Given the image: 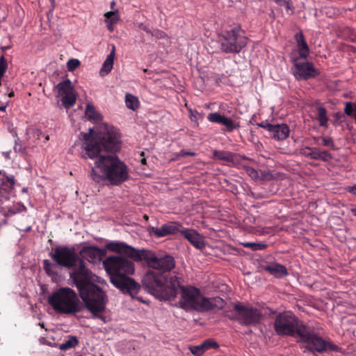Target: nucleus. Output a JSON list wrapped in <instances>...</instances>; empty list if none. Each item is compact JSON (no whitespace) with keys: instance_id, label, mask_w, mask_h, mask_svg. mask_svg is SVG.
<instances>
[{"instance_id":"nucleus-24","label":"nucleus","mask_w":356,"mask_h":356,"mask_svg":"<svg viewBox=\"0 0 356 356\" xmlns=\"http://www.w3.org/2000/svg\"><path fill=\"white\" fill-rule=\"evenodd\" d=\"M264 270L277 278H281L289 274L287 268L277 262H273L266 265L264 267Z\"/></svg>"},{"instance_id":"nucleus-54","label":"nucleus","mask_w":356,"mask_h":356,"mask_svg":"<svg viewBox=\"0 0 356 356\" xmlns=\"http://www.w3.org/2000/svg\"><path fill=\"white\" fill-rule=\"evenodd\" d=\"M140 155H141V156H143V155H144V152H141Z\"/></svg>"},{"instance_id":"nucleus-2","label":"nucleus","mask_w":356,"mask_h":356,"mask_svg":"<svg viewBox=\"0 0 356 356\" xmlns=\"http://www.w3.org/2000/svg\"><path fill=\"white\" fill-rule=\"evenodd\" d=\"M110 252L128 257L135 261H145L149 268L143 278V284L158 299L170 300L178 294L179 281L177 276L168 273L175 268L172 256L157 257L147 250H138L124 242L111 241L106 244Z\"/></svg>"},{"instance_id":"nucleus-50","label":"nucleus","mask_w":356,"mask_h":356,"mask_svg":"<svg viewBox=\"0 0 356 356\" xmlns=\"http://www.w3.org/2000/svg\"><path fill=\"white\" fill-rule=\"evenodd\" d=\"M115 6V1H112L111 3V8H113Z\"/></svg>"},{"instance_id":"nucleus-9","label":"nucleus","mask_w":356,"mask_h":356,"mask_svg":"<svg viewBox=\"0 0 356 356\" xmlns=\"http://www.w3.org/2000/svg\"><path fill=\"white\" fill-rule=\"evenodd\" d=\"M307 326V325L289 312L279 314L274 321L275 331L281 336L299 337L300 331Z\"/></svg>"},{"instance_id":"nucleus-43","label":"nucleus","mask_w":356,"mask_h":356,"mask_svg":"<svg viewBox=\"0 0 356 356\" xmlns=\"http://www.w3.org/2000/svg\"><path fill=\"white\" fill-rule=\"evenodd\" d=\"M346 191L353 195H356V184L355 186H348L346 188Z\"/></svg>"},{"instance_id":"nucleus-3","label":"nucleus","mask_w":356,"mask_h":356,"mask_svg":"<svg viewBox=\"0 0 356 356\" xmlns=\"http://www.w3.org/2000/svg\"><path fill=\"white\" fill-rule=\"evenodd\" d=\"M91 272L86 266H81L76 271L70 273V277L76 286L79 297L93 316L101 317L104 312L107 297L104 291L90 282Z\"/></svg>"},{"instance_id":"nucleus-17","label":"nucleus","mask_w":356,"mask_h":356,"mask_svg":"<svg viewBox=\"0 0 356 356\" xmlns=\"http://www.w3.org/2000/svg\"><path fill=\"white\" fill-rule=\"evenodd\" d=\"M182 225L179 222H168L161 227L151 228V233L158 238L181 233Z\"/></svg>"},{"instance_id":"nucleus-28","label":"nucleus","mask_w":356,"mask_h":356,"mask_svg":"<svg viewBox=\"0 0 356 356\" xmlns=\"http://www.w3.org/2000/svg\"><path fill=\"white\" fill-rule=\"evenodd\" d=\"M86 116L90 120H93L95 122H99L102 120L101 114L96 111L93 105L90 104H88L86 106Z\"/></svg>"},{"instance_id":"nucleus-49","label":"nucleus","mask_w":356,"mask_h":356,"mask_svg":"<svg viewBox=\"0 0 356 356\" xmlns=\"http://www.w3.org/2000/svg\"><path fill=\"white\" fill-rule=\"evenodd\" d=\"M14 96V92L11 91L8 93V97H12Z\"/></svg>"},{"instance_id":"nucleus-15","label":"nucleus","mask_w":356,"mask_h":356,"mask_svg":"<svg viewBox=\"0 0 356 356\" xmlns=\"http://www.w3.org/2000/svg\"><path fill=\"white\" fill-rule=\"evenodd\" d=\"M212 153L213 159L225 161L233 166L241 165L243 161L249 160L245 155H241L232 152H225V150H213Z\"/></svg>"},{"instance_id":"nucleus-34","label":"nucleus","mask_w":356,"mask_h":356,"mask_svg":"<svg viewBox=\"0 0 356 356\" xmlns=\"http://www.w3.org/2000/svg\"><path fill=\"white\" fill-rule=\"evenodd\" d=\"M344 113L349 117L356 115V104L353 102H346L344 107Z\"/></svg>"},{"instance_id":"nucleus-16","label":"nucleus","mask_w":356,"mask_h":356,"mask_svg":"<svg viewBox=\"0 0 356 356\" xmlns=\"http://www.w3.org/2000/svg\"><path fill=\"white\" fill-rule=\"evenodd\" d=\"M300 153L302 156L313 160H320L323 162H328L332 159V156L330 152L325 149H321L319 147H305L300 149Z\"/></svg>"},{"instance_id":"nucleus-5","label":"nucleus","mask_w":356,"mask_h":356,"mask_svg":"<svg viewBox=\"0 0 356 356\" xmlns=\"http://www.w3.org/2000/svg\"><path fill=\"white\" fill-rule=\"evenodd\" d=\"M180 290L181 298L179 307L185 311H196L197 312H209L220 309L225 305L223 299L219 297L207 298L204 296L200 289L195 286H182L179 283L178 291Z\"/></svg>"},{"instance_id":"nucleus-44","label":"nucleus","mask_w":356,"mask_h":356,"mask_svg":"<svg viewBox=\"0 0 356 356\" xmlns=\"http://www.w3.org/2000/svg\"><path fill=\"white\" fill-rule=\"evenodd\" d=\"M189 113H190V118L191 119H192V120L197 119V115H198V112L197 111H193V110L190 109Z\"/></svg>"},{"instance_id":"nucleus-38","label":"nucleus","mask_w":356,"mask_h":356,"mask_svg":"<svg viewBox=\"0 0 356 356\" xmlns=\"http://www.w3.org/2000/svg\"><path fill=\"white\" fill-rule=\"evenodd\" d=\"M80 65V61L77 59L72 58L67 61V66L70 72L74 71Z\"/></svg>"},{"instance_id":"nucleus-27","label":"nucleus","mask_w":356,"mask_h":356,"mask_svg":"<svg viewBox=\"0 0 356 356\" xmlns=\"http://www.w3.org/2000/svg\"><path fill=\"white\" fill-rule=\"evenodd\" d=\"M312 139L315 143H318V141L321 140V145L325 147H328L331 150H336L334 140L330 136H313Z\"/></svg>"},{"instance_id":"nucleus-37","label":"nucleus","mask_w":356,"mask_h":356,"mask_svg":"<svg viewBox=\"0 0 356 356\" xmlns=\"http://www.w3.org/2000/svg\"><path fill=\"white\" fill-rule=\"evenodd\" d=\"M54 266V264H52L48 259H44L43 261V268L46 273L49 275H52L55 274V272L52 270V267Z\"/></svg>"},{"instance_id":"nucleus-47","label":"nucleus","mask_w":356,"mask_h":356,"mask_svg":"<svg viewBox=\"0 0 356 356\" xmlns=\"http://www.w3.org/2000/svg\"><path fill=\"white\" fill-rule=\"evenodd\" d=\"M351 212L355 216H356V208L352 209Z\"/></svg>"},{"instance_id":"nucleus-53","label":"nucleus","mask_w":356,"mask_h":356,"mask_svg":"<svg viewBox=\"0 0 356 356\" xmlns=\"http://www.w3.org/2000/svg\"><path fill=\"white\" fill-rule=\"evenodd\" d=\"M40 325L42 327H44V324H43V323H40Z\"/></svg>"},{"instance_id":"nucleus-39","label":"nucleus","mask_w":356,"mask_h":356,"mask_svg":"<svg viewBox=\"0 0 356 356\" xmlns=\"http://www.w3.org/2000/svg\"><path fill=\"white\" fill-rule=\"evenodd\" d=\"M247 174L252 179H257L259 178V173L257 170H254L250 166H244Z\"/></svg>"},{"instance_id":"nucleus-31","label":"nucleus","mask_w":356,"mask_h":356,"mask_svg":"<svg viewBox=\"0 0 356 356\" xmlns=\"http://www.w3.org/2000/svg\"><path fill=\"white\" fill-rule=\"evenodd\" d=\"M125 104L128 108L135 111L138 107V100L134 95L127 93L125 95Z\"/></svg>"},{"instance_id":"nucleus-14","label":"nucleus","mask_w":356,"mask_h":356,"mask_svg":"<svg viewBox=\"0 0 356 356\" xmlns=\"http://www.w3.org/2000/svg\"><path fill=\"white\" fill-rule=\"evenodd\" d=\"M207 120L223 125L222 131L232 133L234 130L240 127V122L227 118L218 112L210 113L207 115Z\"/></svg>"},{"instance_id":"nucleus-11","label":"nucleus","mask_w":356,"mask_h":356,"mask_svg":"<svg viewBox=\"0 0 356 356\" xmlns=\"http://www.w3.org/2000/svg\"><path fill=\"white\" fill-rule=\"evenodd\" d=\"M229 318L244 326L255 325L260 322L261 313L256 307L237 302L234 304L232 315Z\"/></svg>"},{"instance_id":"nucleus-45","label":"nucleus","mask_w":356,"mask_h":356,"mask_svg":"<svg viewBox=\"0 0 356 356\" xmlns=\"http://www.w3.org/2000/svg\"><path fill=\"white\" fill-rule=\"evenodd\" d=\"M108 31H113L115 29V24H106Z\"/></svg>"},{"instance_id":"nucleus-36","label":"nucleus","mask_w":356,"mask_h":356,"mask_svg":"<svg viewBox=\"0 0 356 356\" xmlns=\"http://www.w3.org/2000/svg\"><path fill=\"white\" fill-rule=\"evenodd\" d=\"M195 155L196 152H189V150H181L174 154L172 160L179 161L181 158L186 156H195Z\"/></svg>"},{"instance_id":"nucleus-21","label":"nucleus","mask_w":356,"mask_h":356,"mask_svg":"<svg viewBox=\"0 0 356 356\" xmlns=\"http://www.w3.org/2000/svg\"><path fill=\"white\" fill-rule=\"evenodd\" d=\"M295 40L297 44L299 58L307 59L309 54V48L302 31H300L295 35Z\"/></svg>"},{"instance_id":"nucleus-52","label":"nucleus","mask_w":356,"mask_h":356,"mask_svg":"<svg viewBox=\"0 0 356 356\" xmlns=\"http://www.w3.org/2000/svg\"><path fill=\"white\" fill-rule=\"evenodd\" d=\"M3 76V73H1V72H0V81H1V77H2Z\"/></svg>"},{"instance_id":"nucleus-6","label":"nucleus","mask_w":356,"mask_h":356,"mask_svg":"<svg viewBox=\"0 0 356 356\" xmlns=\"http://www.w3.org/2000/svg\"><path fill=\"white\" fill-rule=\"evenodd\" d=\"M48 302L60 314L75 315L81 309L76 292L70 287H60L51 294Z\"/></svg>"},{"instance_id":"nucleus-55","label":"nucleus","mask_w":356,"mask_h":356,"mask_svg":"<svg viewBox=\"0 0 356 356\" xmlns=\"http://www.w3.org/2000/svg\"><path fill=\"white\" fill-rule=\"evenodd\" d=\"M145 219H148L147 216L145 215Z\"/></svg>"},{"instance_id":"nucleus-29","label":"nucleus","mask_w":356,"mask_h":356,"mask_svg":"<svg viewBox=\"0 0 356 356\" xmlns=\"http://www.w3.org/2000/svg\"><path fill=\"white\" fill-rule=\"evenodd\" d=\"M317 120L321 127H327L328 118L327 116V110L323 106H317Z\"/></svg>"},{"instance_id":"nucleus-22","label":"nucleus","mask_w":356,"mask_h":356,"mask_svg":"<svg viewBox=\"0 0 356 356\" xmlns=\"http://www.w3.org/2000/svg\"><path fill=\"white\" fill-rule=\"evenodd\" d=\"M218 347V343L213 339H209L204 340L200 345L189 347V350L195 356H202L206 350Z\"/></svg>"},{"instance_id":"nucleus-46","label":"nucleus","mask_w":356,"mask_h":356,"mask_svg":"<svg viewBox=\"0 0 356 356\" xmlns=\"http://www.w3.org/2000/svg\"><path fill=\"white\" fill-rule=\"evenodd\" d=\"M140 163L141 164L143 165H145L147 163V161L145 160V158H143L141 160H140Z\"/></svg>"},{"instance_id":"nucleus-51","label":"nucleus","mask_w":356,"mask_h":356,"mask_svg":"<svg viewBox=\"0 0 356 356\" xmlns=\"http://www.w3.org/2000/svg\"><path fill=\"white\" fill-rule=\"evenodd\" d=\"M5 110H6V106H0V111H5Z\"/></svg>"},{"instance_id":"nucleus-1","label":"nucleus","mask_w":356,"mask_h":356,"mask_svg":"<svg viewBox=\"0 0 356 356\" xmlns=\"http://www.w3.org/2000/svg\"><path fill=\"white\" fill-rule=\"evenodd\" d=\"M85 150L83 157L96 159L90 177L96 183L107 181L111 185L119 186L127 181V166L117 156L102 155L101 152H116L120 148L119 134L113 127L104 124L95 132L92 128L88 133H81Z\"/></svg>"},{"instance_id":"nucleus-42","label":"nucleus","mask_w":356,"mask_h":356,"mask_svg":"<svg viewBox=\"0 0 356 356\" xmlns=\"http://www.w3.org/2000/svg\"><path fill=\"white\" fill-rule=\"evenodd\" d=\"M13 149L15 152H22L24 150L21 141L18 138L15 140V145Z\"/></svg>"},{"instance_id":"nucleus-33","label":"nucleus","mask_w":356,"mask_h":356,"mask_svg":"<svg viewBox=\"0 0 356 356\" xmlns=\"http://www.w3.org/2000/svg\"><path fill=\"white\" fill-rule=\"evenodd\" d=\"M104 16L106 17L105 22H116L120 21V15L118 9L113 11L106 12Z\"/></svg>"},{"instance_id":"nucleus-10","label":"nucleus","mask_w":356,"mask_h":356,"mask_svg":"<svg viewBox=\"0 0 356 356\" xmlns=\"http://www.w3.org/2000/svg\"><path fill=\"white\" fill-rule=\"evenodd\" d=\"M50 257L60 267L74 269L73 272H76L82 265L86 266L84 261L77 255L74 247L56 246L50 252Z\"/></svg>"},{"instance_id":"nucleus-18","label":"nucleus","mask_w":356,"mask_h":356,"mask_svg":"<svg viewBox=\"0 0 356 356\" xmlns=\"http://www.w3.org/2000/svg\"><path fill=\"white\" fill-rule=\"evenodd\" d=\"M181 236L198 250H202L204 246V237L195 229L183 228Z\"/></svg>"},{"instance_id":"nucleus-41","label":"nucleus","mask_w":356,"mask_h":356,"mask_svg":"<svg viewBox=\"0 0 356 356\" xmlns=\"http://www.w3.org/2000/svg\"><path fill=\"white\" fill-rule=\"evenodd\" d=\"M257 125L261 128H264V129L267 130L270 133V131L273 128L274 124H270L267 121H262L259 123H257Z\"/></svg>"},{"instance_id":"nucleus-8","label":"nucleus","mask_w":356,"mask_h":356,"mask_svg":"<svg viewBox=\"0 0 356 356\" xmlns=\"http://www.w3.org/2000/svg\"><path fill=\"white\" fill-rule=\"evenodd\" d=\"M248 38L240 26H236L221 33L220 48L226 54H238L247 45Z\"/></svg>"},{"instance_id":"nucleus-12","label":"nucleus","mask_w":356,"mask_h":356,"mask_svg":"<svg viewBox=\"0 0 356 356\" xmlns=\"http://www.w3.org/2000/svg\"><path fill=\"white\" fill-rule=\"evenodd\" d=\"M56 88L63 106L67 109L73 106L76 102V95L71 81L70 79H65L60 82Z\"/></svg>"},{"instance_id":"nucleus-20","label":"nucleus","mask_w":356,"mask_h":356,"mask_svg":"<svg viewBox=\"0 0 356 356\" xmlns=\"http://www.w3.org/2000/svg\"><path fill=\"white\" fill-rule=\"evenodd\" d=\"M15 179L13 175H8L4 171H0V197L8 198L14 190Z\"/></svg>"},{"instance_id":"nucleus-7","label":"nucleus","mask_w":356,"mask_h":356,"mask_svg":"<svg viewBox=\"0 0 356 356\" xmlns=\"http://www.w3.org/2000/svg\"><path fill=\"white\" fill-rule=\"evenodd\" d=\"M318 328L314 325L307 324L306 328L302 329L300 332V340L306 343V348L312 353H319L327 351H337L339 346L330 341L324 340L319 336Z\"/></svg>"},{"instance_id":"nucleus-13","label":"nucleus","mask_w":356,"mask_h":356,"mask_svg":"<svg viewBox=\"0 0 356 356\" xmlns=\"http://www.w3.org/2000/svg\"><path fill=\"white\" fill-rule=\"evenodd\" d=\"M296 68L294 76L297 79L307 80L319 75V72L314 67L312 63L298 61V58H291Z\"/></svg>"},{"instance_id":"nucleus-40","label":"nucleus","mask_w":356,"mask_h":356,"mask_svg":"<svg viewBox=\"0 0 356 356\" xmlns=\"http://www.w3.org/2000/svg\"><path fill=\"white\" fill-rule=\"evenodd\" d=\"M8 68L7 60L4 56L0 58V72L4 73L6 72Z\"/></svg>"},{"instance_id":"nucleus-19","label":"nucleus","mask_w":356,"mask_h":356,"mask_svg":"<svg viewBox=\"0 0 356 356\" xmlns=\"http://www.w3.org/2000/svg\"><path fill=\"white\" fill-rule=\"evenodd\" d=\"M106 250L108 249L106 247L102 249L97 246L89 245L83 247L80 253L89 262L95 263L97 259L101 260L106 256Z\"/></svg>"},{"instance_id":"nucleus-48","label":"nucleus","mask_w":356,"mask_h":356,"mask_svg":"<svg viewBox=\"0 0 356 356\" xmlns=\"http://www.w3.org/2000/svg\"><path fill=\"white\" fill-rule=\"evenodd\" d=\"M50 1L51 3L52 8H54L55 6V0H50Z\"/></svg>"},{"instance_id":"nucleus-26","label":"nucleus","mask_w":356,"mask_h":356,"mask_svg":"<svg viewBox=\"0 0 356 356\" xmlns=\"http://www.w3.org/2000/svg\"><path fill=\"white\" fill-rule=\"evenodd\" d=\"M139 29L143 31H145L155 39H163L165 38L167 35L163 31L149 28V25L147 24H139Z\"/></svg>"},{"instance_id":"nucleus-4","label":"nucleus","mask_w":356,"mask_h":356,"mask_svg":"<svg viewBox=\"0 0 356 356\" xmlns=\"http://www.w3.org/2000/svg\"><path fill=\"white\" fill-rule=\"evenodd\" d=\"M103 264L112 284L132 298L138 293L140 285L134 279L128 277L135 270L131 261L120 256H108Z\"/></svg>"},{"instance_id":"nucleus-30","label":"nucleus","mask_w":356,"mask_h":356,"mask_svg":"<svg viewBox=\"0 0 356 356\" xmlns=\"http://www.w3.org/2000/svg\"><path fill=\"white\" fill-rule=\"evenodd\" d=\"M276 3L285 15H291L293 13L294 8L291 5V0H276Z\"/></svg>"},{"instance_id":"nucleus-35","label":"nucleus","mask_w":356,"mask_h":356,"mask_svg":"<svg viewBox=\"0 0 356 356\" xmlns=\"http://www.w3.org/2000/svg\"><path fill=\"white\" fill-rule=\"evenodd\" d=\"M245 248H250L252 250H262L266 248V244L263 243L245 242L243 243Z\"/></svg>"},{"instance_id":"nucleus-32","label":"nucleus","mask_w":356,"mask_h":356,"mask_svg":"<svg viewBox=\"0 0 356 356\" xmlns=\"http://www.w3.org/2000/svg\"><path fill=\"white\" fill-rule=\"evenodd\" d=\"M78 344V339L75 336H70L67 340L59 345L60 350H67L74 348Z\"/></svg>"},{"instance_id":"nucleus-25","label":"nucleus","mask_w":356,"mask_h":356,"mask_svg":"<svg viewBox=\"0 0 356 356\" xmlns=\"http://www.w3.org/2000/svg\"><path fill=\"white\" fill-rule=\"evenodd\" d=\"M115 47L113 46V49H111L106 60L104 61L102 67L100 70V75L106 76L111 71L113 68V60H115Z\"/></svg>"},{"instance_id":"nucleus-23","label":"nucleus","mask_w":356,"mask_h":356,"mask_svg":"<svg viewBox=\"0 0 356 356\" xmlns=\"http://www.w3.org/2000/svg\"><path fill=\"white\" fill-rule=\"evenodd\" d=\"M270 134L277 140H282L289 137L290 134V129L288 125L284 123L274 124Z\"/></svg>"},{"instance_id":"nucleus-56","label":"nucleus","mask_w":356,"mask_h":356,"mask_svg":"<svg viewBox=\"0 0 356 356\" xmlns=\"http://www.w3.org/2000/svg\"><path fill=\"white\" fill-rule=\"evenodd\" d=\"M1 82L0 81V86H1Z\"/></svg>"}]
</instances>
